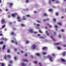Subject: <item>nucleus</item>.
I'll return each instance as SVG.
<instances>
[{
    "label": "nucleus",
    "instance_id": "23",
    "mask_svg": "<svg viewBox=\"0 0 66 66\" xmlns=\"http://www.w3.org/2000/svg\"><path fill=\"white\" fill-rule=\"evenodd\" d=\"M0 45H2L3 44V41L1 42H0Z\"/></svg>",
    "mask_w": 66,
    "mask_h": 66
},
{
    "label": "nucleus",
    "instance_id": "20",
    "mask_svg": "<svg viewBox=\"0 0 66 66\" xmlns=\"http://www.w3.org/2000/svg\"><path fill=\"white\" fill-rule=\"evenodd\" d=\"M13 61H11L9 62V64H12L13 63Z\"/></svg>",
    "mask_w": 66,
    "mask_h": 66
},
{
    "label": "nucleus",
    "instance_id": "46",
    "mask_svg": "<svg viewBox=\"0 0 66 66\" xmlns=\"http://www.w3.org/2000/svg\"><path fill=\"white\" fill-rule=\"evenodd\" d=\"M14 50L15 51H17V48H15L14 49Z\"/></svg>",
    "mask_w": 66,
    "mask_h": 66
},
{
    "label": "nucleus",
    "instance_id": "13",
    "mask_svg": "<svg viewBox=\"0 0 66 66\" xmlns=\"http://www.w3.org/2000/svg\"><path fill=\"white\" fill-rule=\"evenodd\" d=\"M22 65L23 66H26V64L23 63H22Z\"/></svg>",
    "mask_w": 66,
    "mask_h": 66
},
{
    "label": "nucleus",
    "instance_id": "52",
    "mask_svg": "<svg viewBox=\"0 0 66 66\" xmlns=\"http://www.w3.org/2000/svg\"><path fill=\"white\" fill-rule=\"evenodd\" d=\"M37 22H38L39 23H40V21L38 20H37Z\"/></svg>",
    "mask_w": 66,
    "mask_h": 66
},
{
    "label": "nucleus",
    "instance_id": "17",
    "mask_svg": "<svg viewBox=\"0 0 66 66\" xmlns=\"http://www.w3.org/2000/svg\"><path fill=\"white\" fill-rule=\"evenodd\" d=\"M5 45H4L2 48L3 50H4L5 49Z\"/></svg>",
    "mask_w": 66,
    "mask_h": 66
},
{
    "label": "nucleus",
    "instance_id": "10",
    "mask_svg": "<svg viewBox=\"0 0 66 66\" xmlns=\"http://www.w3.org/2000/svg\"><path fill=\"white\" fill-rule=\"evenodd\" d=\"M12 17H15L16 16V15L15 14H13L12 15Z\"/></svg>",
    "mask_w": 66,
    "mask_h": 66
},
{
    "label": "nucleus",
    "instance_id": "32",
    "mask_svg": "<svg viewBox=\"0 0 66 66\" xmlns=\"http://www.w3.org/2000/svg\"><path fill=\"white\" fill-rule=\"evenodd\" d=\"M51 37L52 38H53V39L54 40V41H55V39H54V38H53L52 36H51Z\"/></svg>",
    "mask_w": 66,
    "mask_h": 66
},
{
    "label": "nucleus",
    "instance_id": "31",
    "mask_svg": "<svg viewBox=\"0 0 66 66\" xmlns=\"http://www.w3.org/2000/svg\"><path fill=\"white\" fill-rule=\"evenodd\" d=\"M39 32L40 33H43V32H42V31H41L40 30H39Z\"/></svg>",
    "mask_w": 66,
    "mask_h": 66
},
{
    "label": "nucleus",
    "instance_id": "8",
    "mask_svg": "<svg viewBox=\"0 0 66 66\" xmlns=\"http://www.w3.org/2000/svg\"><path fill=\"white\" fill-rule=\"evenodd\" d=\"M29 31L30 33H33V32H34V31H33V29H30L29 30Z\"/></svg>",
    "mask_w": 66,
    "mask_h": 66
},
{
    "label": "nucleus",
    "instance_id": "59",
    "mask_svg": "<svg viewBox=\"0 0 66 66\" xmlns=\"http://www.w3.org/2000/svg\"><path fill=\"white\" fill-rule=\"evenodd\" d=\"M46 21V19H45V20H43V21Z\"/></svg>",
    "mask_w": 66,
    "mask_h": 66
},
{
    "label": "nucleus",
    "instance_id": "33",
    "mask_svg": "<svg viewBox=\"0 0 66 66\" xmlns=\"http://www.w3.org/2000/svg\"><path fill=\"white\" fill-rule=\"evenodd\" d=\"M53 20L55 22H56V19H55V18H54Z\"/></svg>",
    "mask_w": 66,
    "mask_h": 66
},
{
    "label": "nucleus",
    "instance_id": "34",
    "mask_svg": "<svg viewBox=\"0 0 66 66\" xmlns=\"http://www.w3.org/2000/svg\"><path fill=\"white\" fill-rule=\"evenodd\" d=\"M34 12L35 14H36L37 13V12L36 11H34Z\"/></svg>",
    "mask_w": 66,
    "mask_h": 66
},
{
    "label": "nucleus",
    "instance_id": "12",
    "mask_svg": "<svg viewBox=\"0 0 66 66\" xmlns=\"http://www.w3.org/2000/svg\"><path fill=\"white\" fill-rule=\"evenodd\" d=\"M21 26L22 27H25L26 26L25 25V24H21Z\"/></svg>",
    "mask_w": 66,
    "mask_h": 66
},
{
    "label": "nucleus",
    "instance_id": "62",
    "mask_svg": "<svg viewBox=\"0 0 66 66\" xmlns=\"http://www.w3.org/2000/svg\"><path fill=\"white\" fill-rule=\"evenodd\" d=\"M8 66H12V65L11 64H9L8 65Z\"/></svg>",
    "mask_w": 66,
    "mask_h": 66
},
{
    "label": "nucleus",
    "instance_id": "50",
    "mask_svg": "<svg viewBox=\"0 0 66 66\" xmlns=\"http://www.w3.org/2000/svg\"><path fill=\"white\" fill-rule=\"evenodd\" d=\"M56 3H59V1H56Z\"/></svg>",
    "mask_w": 66,
    "mask_h": 66
},
{
    "label": "nucleus",
    "instance_id": "51",
    "mask_svg": "<svg viewBox=\"0 0 66 66\" xmlns=\"http://www.w3.org/2000/svg\"><path fill=\"white\" fill-rule=\"evenodd\" d=\"M34 63H35V64H37V62L36 61H35L34 62Z\"/></svg>",
    "mask_w": 66,
    "mask_h": 66
},
{
    "label": "nucleus",
    "instance_id": "2",
    "mask_svg": "<svg viewBox=\"0 0 66 66\" xmlns=\"http://www.w3.org/2000/svg\"><path fill=\"white\" fill-rule=\"evenodd\" d=\"M32 47L33 49H35L37 47V46L36 44H34L32 46Z\"/></svg>",
    "mask_w": 66,
    "mask_h": 66
},
{
    "label": "nucleus",
    "instance_id": "64",
    "mask_svg": "<svg viewBox=\"0 0 66 66\" xmlns=\"http://www.w3.org/2000/svg\"><path fill=\"white\" fill-rule=\"evenodd\" d=\"M52 55H53V56H55V54H53Z\"/></svg>",
    "mask_w": 66,
    "mask_h": 66
},
{
    "label": "nucleus",
    "instance_id": "16",
    "mask_svg": "<svg viewBox=\"0 0 66 66\" xmlns=\"http://www.w3.org/2000/svg\"><path fill=\"white\" fill-rule=\"evenodd\" d=\"M46 34H47V35H48V36H49V34L48 33V31H46Z\"/></svg>",
    "mask_w": 66,
    "mask_h": 66
},
{
    "label": "nucleus",
    "instance_id": "42",
    "mask_svg": "<svg viewBox=\"0 0 66 66\" xmlns=\"http://www.w3.org/2000/svg\"><path fill=\"white\" fill-rule=\"evenodd\" d=\"M3 35V34L2 33H0V36H2Z\"/></svg>",
    "mask_w": 66,
    "mask_h": 66
},
{
    "label": "nucleus",
    "instance_id": "28",
    "mask_svg": "<svg viewBox=\"0 0 66 66\" xmlns=\"http://www.w3.org/2000/svg\"><path fill=\"white\" fill-rule=\"evenodd\" d=\"M7 56L8 57H9V58H11V55H7Z\"/></svg>",
    "mask_w": 66,
    "mask_h": 66
},
{
    "label": "nucleus",
    "instance_id": "19",
    "mask_svg": "<svg viewBox=\"0 0 66 66\" xmlns=\"http://www.w3.org/2000/svg\"><path fill=\"white\" fill-rule=\"evenodd\" d=\"M14 59L15 60H17V57L15 56L14 57Z\"/></svg>",
    "mask_w": 66,
    "mask_h": 66
},
{
    "label": "nucleus",
    "instance_id": "60",
    "mask_svg": "<svg viewBox=\"0 0 66 66\" xmlns=\"http://www.w3.org/2000/svg\"><path fill=\"white\" fill-rule=\"evenodd\" d=\"M55 27L56 28H58V27L57 26V25H56L55 26Z\"/></svg>",
    "mask_w": 66,
    "mask_h": 66
},
{
    "label": "nucleus",
    "instance_id": "40",
    "mask_svg": "<svg viewBox=\"0 0 66 66\" xmlns=\"http://www.w3.org/2000/svg\"><path fill=\"white\" fill-rule=\"evenodd\" d=\"M26 44H29V41H26Z\"/></svg>",
    "mask_w": 66,
    "mask_h": 66
},
{
    "label": "nucleus",
    "instance_id": "44",
    "mask_svg": "<svg viewBox=\"0 0 66 66\" xmlns=\"http://www.w3.org/2000/svg\"><path fill=\"white\" fill-rule=\"evenodd\" d=\"M54 34L55 35H56V32H55V31L54 32Z\"/></svg>",
    "mask_w": 66,
    "mask_h": 66
},
{
    "label": "nucleus",
    "instance_id": "3",
    "mask_svg": "<svg viewBox=\"0 0 66 66\" xmlns=\"http://www.w3.org/2000/svg\"><path fill=\"white\" fill-rule=\"evenodd\" d=\"M14 4L13 3H10L9 4V7L10 8H11L12 7V6H13V5Z\"/></svg>",
    "mask_w": 66,
    "mask_h": 66
},
{
    "label": "nucleus",
    "instance_id": "57",
    "mask_svg": "<svg viewBox=\"0 0 66 66\" xmlns=\"http://www.w3.org/2000/svg\"><path fill=\"white\" fill-rule=\"evenodd\" d=\"M61 31L62 32H64V30H63V29L62 30H61Z\"/></svg>",
    "mask_w": 66,
    "mask_h": 66
},
{
    "label": "nucleus",
    "instance_id": "4",
    "mask_svg": "<svg viewBox=\"0 0 66 66\" xmlns=\"http://www.w3.org/2000/svg\"><path fill=\"white\" fill-rule=\"evenodd\" d=\"M11 42L12 43H15V45H18V42H16L15 41H14L13 40H12L11 41Z\"/></svg>",
    "mask_w": 66,
    "mask_h": 66
},
{
    "label": "nucleus",
    "instance_id": "7",
    "mask_svg": "<svg viewBox=\"0 0 66 66\" xmlns=\"http://www.w3.org/2000/svg\"><path fill=\"white\" fill-rule=\"evenodd\" d=\"M23 62H29V61L27 59H23Z\"/></svg>",
    "mask_w": 66,
    "mask_h": 66
},
{
    "label": "nucleus",
    "instance_id": "37",
    "mask_svg": "<svg viewBox=\"0 0 66 66\" xmlns=\"http://www.w3.org/2000/svg\"><path fill=\"white\" fill-rule=\"evenodd\" d=\"M55 14L56 16H58L59 15V13L58 12H57Z\"/></svg>",
    "mask_w": 66,
    "mask_h": 66
},
{
    "label": "nucleus",
    "instance_id": "21",
    "mask_svg": "<svg viewBox=\"0 0 66 66\" xmlns=\"http://www.w3.org/2000/svg\"><path fill=\"white\" fill-rule=\"evenodd\" d=\"M5 27V25H3L2 27V29H3V28H4Z\"/></svg>",
    "mask_w": 66,
    "mask_h": 66
},
{
    "label": "nucleus",
    "instance_id": "18",
    "mask_svg": "<svg viewBox=\"0 0 66 66\" xmlns=\"http://www.w3.org/2000/svg\"><path fill=\"white\" fill-rule=\"evenodd\" d=\"M5 39L3 37H2L1 38V39L0 40H4Z\"/></svg>",
    "mask_w": 66,
    "mask_h": 66
},
{
    "label": "nucleus",
    "instance_id": "1",
    "mask_svg": "<svg viewBox=\"0 0 66 66\" xmlns=\"http://www.w3.org/2000/svg\"><path fill=\"white\" fill-rule=\"evenodd\" d=\"M47 58H48L49 60L51 61V62H53V60H52V57L50 56V55H48L47 56Z\"/></svg>",
    "mask_w": 66,
    "mask_h": 66
},
{
    "label": "nucleus",
    "instance_id": "39",
    "mask_svg": "<svg viewBox=\"0 0 66 66\" xmlns=\"http://www.w3.org/2000/svg\"><path fill=\"white\" fill-rule=\"evenodd\" d=\"M31 16L30 15H26V16L27 17H30Z\"/></svg>",
    "mask_w": 66,
    "mask_h": 66
},
{
    "label": "nucleus",
    "instance_id": "5",
    "mask_svg": "<svg viewBox=\"0 0 66 66\" xmlns=\"http://www.w3.org/2000/svg\"><path fill=\"white\" fill-rule=\"evenodd\" d=\"M1 23L2 24H4V23H5V20L4 19H3L1 20Z\"/></svg>",
    "mask_w": 66,
    "mask_h": 66
},
{
    "label": "nucleus",
    "instance_id": "26",
    "mask_svg": "<svg viewBox=\"0 0 66 66\" xmlns=\"http://www.w3.org/2000/svg\"><path fill=\"white\" fill-rule=\"evenodd\" d=\"M23 20H26L27 19V18H25V16H23Z\"/></svg>",
    "mask_w": 66,
    "mask_h": 66
},
{
    "label": "nucleus",
    "instance_id": "55",
    "mask_svg": "<svg viewBox=\"0 0 66 66\" xmlns=\"http://www.w3.org/2000/svg\"><path fill=\"white\" fill-rule=\"evenodd\" d=\"M64 18V16H63L61 17V19H63V18Z\"/></svg>",
    "mask_w": 66,
    "mask_h": 66
},
{
    "label": "nucleus",
    "instance_id": "9",
    "mask_svg": "<svg viewBox=\"0 0 66 66\" xmlns=\"http://www.w3.org/2000/svg\"><path fill=\"white\" fill-rule=\"evenodd\" d=\"M61 44V43H54L55 45H59Z\"/></svg>",
    "mask_w": 66,
    "mask_h": 66
},
{
    "label": "nucleus",
    "instance_id": "35",
    "mask_svg": "<svg viewBox=\"0 0 66 66\" xmlns=\"http://www.w3.org/2000/svg\"><path fill=\"white\" fill-rule=\"evenodd\" d=\"M11 35H14V34H15V33H14V32H11Z\"/></svg>",
    "mask_w": 66,
    "mask_h": 66
},
{
    "label": "nucleus",
    "instance_id": "61",
    "mask_svg": "<svg viewBox=\"0 0 66 66\" xmlns=\"http://www.w3.org/2000/svg\"><path fill=\"white\" fill-rule=\"evenodd\" d=\"M49 3H50V4H51V1H49Z\"/></svg>",
    "mask_w": 66,
    "mask_h": 66
},
{
    "label": "nucleus",
    "instance_id": "11",
    "mask_svg": "<svg viewBox=\"0 0 66 66\" xmlns=\"http://www.w3.org/2000/svg\"><path fill=\"white\" fill-rule=\"evenodd\" d=\"M36 55H37V56H40V54L39 53H36Z\"/></svg>",
    "mask_w": 66,
    "mask_h": 66
},
{
    "label": "nucleus",
    "instance_id": "58",
    "mask_svg": "<svg viewBox=\"0 0 66 66\" xmlns=\"http://www.w3.org/2000/svg\"><path fill=\"white\" fill-rule=\"evenodd\" d=\"M63 46L64 47H66V45H64Z\"/></svg>",
    "mask_w": 66,
    "mask_h": 66
},
{
    "label": "nucleus",
    "instance_id": "22",
    "mask_svg": "<svg viewBox=\"0 0 66 66\" xmlns=\"http://www.w3.org/2000/svg\"><path fill=\"white\" fill-rule=\"evenodd\" d=\"M44 16H48V14H47L46 13H45L44 14Z\"/></svg>",
    "mask_w": 66,
    "mask_h": 66
},
{
    "label": "nucleus",
    "instance_id": "48",
    "mask_svg": "<svg viewBox=\"0 0 66 66\" xmlns=\"http://www.w3.org/2000/svg\"><path fill=\"white\" fill-rule=\"evenodd\" d=\"M46 54H47L46 53H43V54H44V55H45Z\"/></svg>",
    "mask_w": 66,
    "mask_h": 66
},
{
    "label": "nucleus",
    "instance_id": "63",
    "mask_svg": "<svg viewBox=\"0 0 66 66\" xmlns=\"http://www.w3.org/2000/svg\"><path fill=\"white\" fill-rule=\"evenodd\" d=\"M31 56V57H32V58H33L34 57V56H33L32 55Z\"/></svg>",
    "mask_w": 66,
    "mask_h": 66
},
{
    "label": "nucleus",
    "instance_id": "43",
    "mask_svg": "<svg viewBox=\"0 0 66 66\" xmlns=\"http://www.w3.org/2000/svg\"><path fill=\"white\" fill-rule=\"evenodd\" d=\"M29 2V0H27L26 1V3H28Z\"/></svg>",
    "mask_w": 66,
    "mask_h": 66
},
{
    "label": "nucleus",
    "instance_id": "24",
    "mask_svg": "<svg viewBox=\"0 0 66 66\" xmlns=\"http://www.w3.org/2000/svg\"><path fill=\"white\" fill-rule=\"evenodd\" d=\"M17 19L18 20H19V19H20V16H18Z\"/></svg>",
    "mask_w": 66,
    "mask_h": 66
},
{
    "label": "nucleus",
    "instance_id": "41",
    "mask_svg": "<svg viewBox=\"0 0 66 66\" xmlns=\"http://www.w3.org/2000/svg\"><path fill=\"white\" fill-rule=\"evenodd\" d=\"M40 26V24H37V26Z\"/></svg>",
    "mask_w": 66,
    "mask_h": 66
},
{
    "label": "nucleus",
    "instance_id": "45",
    "mask_svg": "<svg viewBox=\"0 0 66 66\" xmlns=\"http://www.w3.org/2000/svg\"><path fill=\"white\" fill-rule=\"evenodd\" d=\"M8 17L9 18H11V16H10V15H8Z\"/></svg>",
    "mask_w": 66,
    "mask_h": 66
},
{
    "label": "nucleus",
    "instance_id": "47",
    "mask_svg": "<svg viewBox=\"0 0 66 66\" xmlns=\"http://www.w3.org/2000/svg\"><path fill=\"white\" fill-rule=\"evenodd\" d=\"M57 49H59V50H60V49H61V48L60 47H58L57 48Z\"/></svg>",
    "mask_w": 66,
    "mask_h": 66
},
{
    "label": "nucleus",
    "instance_id": "49",
    "mask_svg": "<svg viewBox=\"0 0 66 66\" xmlns=\"http://www.w3.org/2000/svg\"><path fill=\"white\" fill-rule=\"evenodd\" d=\"M7 30V29L6 28H5V29H4V31H6Z\"/></svg>",
    "mask_w": 66,
    "mask_h": 66
},
{
    "label": "nucleus",
    "instance_id": "14",
    "mask_svg": "<svg viewBox=\"0 0 66 66\" xmlns=\"http://www.w3.org/2000/svg\"><path fill=\"white\" fill-rule=\"evenodd\" d=\"M46 49H47V47H44L43 48V50H46Z\"/></svg>",
    "mask_w": 66,
    "mask_h": 66
},
{
    "label": "nucleus",
    "instance_id": "53",
    "mask_svg": "<svg viewBox=\"0 0 66 66\" xmlns=\"http://www.w3.org/2000/svg\"><path fill=\"white\" fill-rule=\"evenodd\" d=\"M25 56H28V55L27 54H26L25 55Z\"/></svg>",
    "mask_w": 66,
    "mask_h": 66
},
{
    "label": "nucleus",
    "instance_id": "27",
    "mask_svg": "<svg viewBox=\"0 0 66 66\" xmlns=\"http://www.w3.org/2000/svg\"><path fill=\"white\" fill-rule=\"evenodd\" d=\"M61 61H62V62H64L66 61L64 59H61Z\"/></svg>",
    "mask_w": 66,
    "mask_h": 66
},
{
    "label": "nucleus",
    "instance_id": "38",
    "mask_svg": "<svg viewBox=\"0 0 66 66\" xmlns=\"http://www.w3.org/2000/svg\"><path fill=\"white\" fill-rule=\"evenodd\" d=\"M22 20H18V21H19V22H20V21H21Z\"/></svg>",
    "mask_w": 66,
    "mask_h": 66
},
{
    "label": "nucleus",
    "instance_id": "25",
    "mask_svg": "<svg viewBox=\"0 0 66 66\" xmlns=\"http://www.w3.org/2000/svg\"><path fill=\"white\" fill-rule=\"evenodd\" d=\"M52 11H53L52 9H49V12H52Z\"/></svg>",
    "mask_w": 66,
    "mask_h": 66
},
{
    "label": "nucleus",
    "instance_id": "15",
    "mask_svg": "<svg viewBox=\"0 0 66 66\" xmlns=\"http://www.w3.org/2000/svg\"><path fill=\"white\" fill-rule=\"evenodd\" d=\"M7 52L8 53H11V52L10 51V50L9 49H8L7 50Z\"/></svg>",
    "mask_w": 66,
    "mask_h": 66
},
{
    "label": "nucleus",
    "instance_id": "36",
    "mask_svg": "<svg viewBox=\"0 0 66 66\" xmlns=\"http://www.w3.org/2000/svg\"><path fill=\"white\" fill-rule=\"evenodd\" d=\"M1 66H4V64L3 63H1Z\"/></svg>",
    "mask_w": 66,
    "mask_h": 66
},
{
    "label": "nucleus",
    "instance_id": "30",
    "mask_svg": "<svg viewBox=\"0 0 66 66\" xmlns=\"http://www.w3.org/2000/svg\"><path fill=\"white\" fill-rule=\"evenodd\" d=\"M58 24L60 25V26H62V24L61 23H58Z\"/></svg>",
    "mask_w": 66,
    "mask_h": 66
},
{
    "label": "nucleus",
    "instance_id": "56",
    "mask_svg": "<svg viewBox=\"0 0 66 66\" xmlns=\"http://www.w3.org/2000/svg\"><path fill=\"white\" fill-rule=\"evenodd\" d=\"M2 3V1H1V0H0V4H1Z\"/></svg>",
    "mask_w": 66,
    "mask_h": 66
},
{
    "label": "nucleus",
    "instance_id": "54",
    "mask_svg": "<svg viewBox=\"0 0 66 66\" xmlns=\"http://www.w3.org/2000/svg\"><path fill=\"white\" fill-rule=\"evenodd\" d=\"M40 38H44V37H40Z\"/></svg>",
    "mask_w": 66,
    "mask_h": 66
},
{
    "label": "nucleus",
    "instance_id": "29",
    "mask_svg": "<svg viewBox=\"0 0 66 66\" xmlns=\"http://www.w3.org/2000/svg\"><path fill=\"white\" fill-rule=\"evenodd\" d=\"M7 57V56L6 55H5L4 56V58L6 60V58Z\"/></svg>",
    "mask_w": 66,
    "mask_h": 66
},
{
    "label": "nucleus",
    "instance_id": "6",
    "mask_svg": "<svg viewBox=\"0 0 66 66\" xmlns=\"http://www.w3.org/2000/svg\"><path fill=\"white\" fill-rule=\"evenodd\" d=\"M66 52H64L62 53V55L63 56H65L66 55Z\"/></svg>",
    "mask_w": 66,
    "mask_h": 66
}]
</instances>
